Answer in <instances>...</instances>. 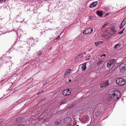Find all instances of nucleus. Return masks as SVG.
<instances>
[{
	"label": "nucleus",
	"instance_id": "obj_1",
	"mask_svg": "<svg viewBox=\"0 0 126 126\" xmlns=\"http://www.w3.org/2000/svg\"><path fill=\"white\" fill-rule=\"evenodd\" d=\"M120 94V93L119 91L114 90L110 93L108 96L107 100L108 101L112 100H116L119 98Z\"/></svg>",
	"mask_w": 126,
	"mask_h": 126
},
{
	"label": "nucleus",
	"instance_id": "obj_2",
	"mask_svg": "<svg viewBox=\"0 0 126 126\" xmlns=\"http://www.w3.org/2000/svg\"><path fill=\"white\" fill-rule=\"evenodd\" d=\"M116 82L117 84L119 86L123 85L125 83V80L122 78H119L117 79Z\"/></svg>",
	"mask_w": 126,
	"mask_h": 126
},
{
	"label": "nucleus",
	"instance_id": "obj_3",
	"mask_svg": "<svg viewBox=\"0 0 126 126\" xmlns=\"http://www.w3.org/2000/svg\"><path fill=\"white\" fill-rule=\"evenodd\" d=\"M116 61V60L113 59L107 63V66L108 68H110L111 66Z\"/></svg>",
	"mask_w": 126,
	"mask_h": 126
},
{
	"label": "nucleus",
	"instance_id": "obj_4",
	"mask_svg": "<svg viewBox=\"0 0 126 126\" xmlns=\"http://www.w3.org/2000/svg\"><path fill=\"white\" fill-rule=\"evenodd\" d=\"M120 68V71L121 72H123L126 71V64L123 63L121 64Z\"/></svg>",
	"mask_w": 126,
	"mask_h": 126
},
{
	"label": "nucleus",
	"instance_id": "obj_5",
	"mask_svg": "<svg viewBox=\"0 0 126 126\" xmlns=\"http://www.w3.org/2000/svg\"><path fill=\"white\" fill-rule=\"evenodd\" d=\"M71 93V91L69 89L65 90L63 92V94L64 96L69 95Z\"/></svg>",
	"mask_w": 126,
	"mask_h": 126
},
{
	"label": "nucleus",
	"instance_id": "obj_6",
	"mask_svg": "<svg viewBox=\"0 0 126 126\" xmlns=\"http://www.w3.org/2000/svg\"><path fill=\"white\" fill-rule=\"evenodd\" d=\"M109 82L108 80H107L104 81L102 84L100 85V87L102 88L103 87H105L108 86L109 84Z\"/></svg>",
	"mask_w": 126,
	"mask_h": 126
},
{
	"label": "nucleus",
	"instance_id": "obj_7",
	"mask_svg": "<svg viewBox=\"0 0 126 126\" xmlns=\"http://www.w3.org/2000/svg\"><path fill=\"white\" fill-rule=\"evenodd\" d=\"M97 1H95L91 3L89 6V7L92 8L95 7L97 4Z\"/></svg>",
	"mask_w": 126,
	"mask_h": 126
},
{
	"label": "nucleus",
	"instance_id": "obj_8",
	"mask_svg": "<svg viewBox=\"0 0 126 126\" xmlns=\"http://www.w3.org/2000/svg\"><path fill=\"white\" fill-rule=\"evenodd\" d=\"M126 21V19H125L122 22L121 24H120V26L119 27V28L121 29L126 24V23L125 22V21Z\"/></svg>",
	"mask_w": 126,
	"mask_h": 126
},
{
	"label": "nucleus",
	"instance_id": "obj_9",
	"mask_svg": "<svg viewBox=\"0 0 126 126\" xmlns=\"http://www.w3.org/2000/svg\"><path fill=\"white\" fill-rule=\"evenodd\" d=\"M86 29V32H87V34H89L91 33L93 31V29L91 28H89Z\"/></svg>",
	"mask_w": 126,
	"mask_h": 126
},
{
	"label": "nucleus",
	"instance_id": "obj_10",
	"mask_svg": "<svg viewBox=\"0 0 126 126\" xmlns=\"http://www.w3.org/2000/svg\"><path fill=\"white\" fill-rule=\"evenodd\" d=\"M71 71V69H69L67 70L65 72L64 75L65 76H68L69 75V74L70 73Z\"/></svg>",
	"mask_w": 126,
	"mask_h": 126
},
{
	"label": "nucleus",
	"instance_id": "obj_11",
	"mask_svg": "<svg viewBox=\"0 0 126 126\" xmlns=\"http://www.w3.org/2000/svg\"><path fill=\"white\" fill-rule=\"evenodd\" d=\"M86 63H85L81 65V69L83 70H84L86 68Z\"/></svg>",
	"mask_w": 126,
	"mask_h": 126
},
{
	"label": "nucleus",
	"instance_id": "obj_12",
	"mask_svg": "<svg viewBox=\"0 0 126 126\" xmlns=\"http://www.w3.org/2000/svg\"><path fill=\"white\" fill-rule=\"evenodd\" d=\"M68 100L67 98H65L63 99V102L60 103L61 105L65 103Z\"/></svg>",
	"mask_w": 126,
	"mask_h": 126
},
{
	"label": "nucleus",
	"instance_id": "obj_13",
	"mask_svg": "<svg viewBox=\"0 0 126 126\" xmlns=\"http://www.w3.org/2000/svg\"><path fill=\"white\" fill-rule=\"evenodd\" d=\"M120 46V45L119 44H117L113 48L114 49H119Z\"/></svg>",
	"mask_w": 126,
	"mask_h": 126
},
{
	"label": "nucleus",
	"instance_id": "obj_14",
	"mask_svg": "<svg viewBox=\"0 0 126 126\" xmlns=\"http://www.w3.org/2000/svg\"><path fill=\"white\" fill-rule=\"evenodd\" d=\"M61 123V121L60 120L56 121L55 122V124L56 125H58L60 124Z\"/></svg>",
	"mask_w": 126,
	"mask_h": 126
},
{
	"label": "nucleus",
	"instance_id": "obj_15",
	"mask_svg": "<svg viewBox=\"0 0 126 126\" xmlns=\"http://www.w3.org/2000/svg\"><path fill=\"white\" fill-rule=\"evenodd\" d=\"M70 120L71 119L69 117L66 118L65 119V121H66V122L67 123H69Z\"/></svg>",
	"mask_w": 126,
	"mask_h": 126
},
{
	"label": "nucleus",
	"instance_id": "obj_16",
	"mask_svg": "<svg viewBox=\"0 0 126 126\" xmlns=\"http://www.w3.org/2000/svg\"><path fill=\"white\" fill-rule=\"evenodd\" d=\"M97 14L98 15L101 16H102L103 15V12L101 11H97Z\"/></svg>",
	"mask_w": 126,
	"mask_h": 126
},
{
	"label": "nucleus",
	"instance_id": "obj_17",
	"mask_svg": "<svg viewBox=\"0 0 126 126\" xmlns=\"http://www.w3.org/2000/svg\"><path fill=\"white\" fill-rule=\"evenodd\" d=\"M91 56L90 55H87L85 57V59L86 60H90Z\"/></svg>",
	"mask_w": 126,
	"mask_h": 126
},
{
	"label": "nucleus",
	"instance_id": "obj_18",
	"mask_svg": "<svg viewBox=\"0 0 126 126\" xmlns=\"http://www.w3.org/2000/svg\"><path fill=\"white\" fill-rule=\"evenodd\" d=\"M110 30L111 32H112L113 33H114L115 32V31L114 29V28L113 27H111V28Z\"/></svg>",
	"mask_w": 126,
	"mask_h": 126
},
{
	"label": "nucleus",
	"instance_id": "obj_19",
	"mask_svg": "<svg viewBox=\"0 0 126 126\" xmlns=\"http://www.w3.org/2000/svg\"><path fill=\"white\" fill-rule=\"evenodd\" d=\"M81 55L79 54L76 56V58L78 60L81 58Z\"/></svg>",
	"mask_w": 126,
	"mask_h": 126
},
{
	"label": "nucleus",
	"instance_id": "obj_20",
	"mask_svg": "<svg viewBox=\"0 0 126 126\" xmlns=\"http://www.w3.org/2000/svg\"><path fill=\"white\" fill-rule=\"evenodd\" d=\"M102 42V41H99L95 42L94 44L96 46H97L100 44Z\"/></svg>",
	"mask_w": 126,
	"mask_h": 126
},
{
	"label": "nucleus",
	"instance_id": "obj_21",
	"mask_svg": "<svg viewBox=\"0 0 126 126\" xmlns=\"http://www.w3.org/2000/svg\"><path fill=\"white\" fill-rule=\"evenodd\" d=\"M124 30H125V28H123V29H122V31L120 32H119L118 33V34H122L123 33V31Z\"/></svg>",
	"mask_w": 126,
	"mask_h": 126
},
{
	"label": "nucleus",
	"instance_id": "obj_22",
	"mask_svg": "<svg viewBox=\"0 0 126 126\" xmlns=\"http://www.w3.org/2000/svg\"><path fill=\"white\" fill-rule=\"evenodd\" d=\"M42 51H39L38 52L37 55L38 56L41 55L42 54Z\"/></svg>",
	"mask_w": 126,
	"mask_h": 126
},
{
	"label": "nucleus",
	"instance_id": "obj_23",
	"mask_svg": "<svg viewBox=\"0 0 126 126\" xmlns=\"http://www.w3.org/2000/svg\"><path fill=\"white\" fill-rule=\"evenodd\" d=\"M107 24L108 23L105 24L101 27V29H103V28L105 27Z\"/></svg>",
	"mask_w": 126,
	"mask_h": 126
},
{
	"label": "nucleus",
	"instance_id": "obj_24",
	"mask_svg": "<svg viewBox=\"0 0 126 126\" xmlns=\"http://www.w3.org/2000/svg\"><path fill=\"white\" fill-rule=\"evenodd\" d=\"M102 61L100 60L97 63V64L98 65L100 64H102Z\"/></svg>",
	"mask_w": 126,
	"mask_h": 126
},
{
	"label": "nucleus",
	"instance_id": "obj_25",
	"mask_svg": "<svg viewBox=\"0 0 126 126\" xmlns=\"http://www.w3.org/2000/svg\"><path fill=\"white\" fill-rule=\"evenodd\" d=\"M86 32V29H85L84 31L83 32V34L84 35L87 34V32Z\"/></svg>",
	"mask_w": 126,
	"mask_h": 126
},
{
	"label": "nucleus",
	"instance_id": "obj_26",
	"mask_svg": "<svg viewBox=\"0 0 126 126\" xmlns=\"http://www.w3.org/2000/svg\"><path fill=\"white\" fill-rule=\"evenodd\" d=\"M104 9L106 10H108L109 9V8L108 7H104Z\"/></svg>",
	"mask_w": 126,
	"mask_h": 126
},
{
	"label": "nucleus",
	"instance_id": "obj_27",
	"mask_svg": "<svg viewBox=\"0 0 126 126\" xmlns=\"http://www.w3.org/2000/svg\"><path fill=\"white\" fill-rule=\"evenodd\" d=\"M42 92V91H40L39 92H38L37 93V95H38L39 94L41 93Z\"/></svg>",
	"mask_w": 126,
	"mask_h": 126
},
{
	"label": "nucleus",
	"instance_id": "obj_28",
	"mask_svg": "<svg viewBox=\"0 0 126 126\" xmlns=\"http://www.w3.org/2000/svg\"><path fill=\"white\" fill-rule=\"evenodd\" d=\"M3 121V119H0V123L2 122Z\"/></svg>",
	"mask_w": 126,
	"mask_h": 126
},
{
	"label": "nucleus",
	"instance_id": "obj_29",
	"mask_svg": "<svg viewBox=\"0 0 126 126\" xmlns=\"http://www.w3.org/2000/svg\"><path fill=\"white\" fill-rule=\"evenodd\" d=\"M6 0H0V2H1L2 1H5Z\"/></svg>",
	"mask_w": 126,
	"mask_h": 126
},
{
	"label": "nucleus",
	"instance_id": "obj_30",
	"mask_svg": "<svg viewBox=\"0 0 126 126\" xmlns=\"http://www.w3.org/2000/svg\"><path fill=\"white\" fill-rule=\"evenodd\" d=\"M102 56H103L104 57H105L106 56V54H104L102 55V56H101V57Z\"/></svg>",
	"mask_w": 126,
	"mask_h": 126
},
{
	"label": "nucleus",
	"instance_id": "obj_31",
	"mask_svg": "<svg viewBox=\"0 0 126 126\" xmlns=\"http://www.w3.org/2000/svg\"><path fill=\"white\" fill-rule=\"evenodd\" d=\"M17 126H23L22 124H19L17 125Z\"/></svg>",
	"mask_w": 126,
	"mask_h": 126
},
{
	"label": "nucleus",
	"instance_id": "obj_32",
	"mask_svg": "<svg viewBox=\"0 0 126 126\" xmlns=\"http://www.w3.org/2000/svg\"><path fill=\"white\" fill-rule=\"evenodd\" d=\"M60 36H58V37H57V38L56 39L57 40H58V39H59L60 38Z\"/></svg>",
	"mask_w": 126,
	"mask_h": 126
},
{
	"label": "nucleus",
	"instance_id": "obj_33",
	"mask_svg": "<svg viewBox=\"0 0 126 126\" xmlns=\"http://www.w3.org/2000/svg\"><path fill=\"white\" fill-rule=\"evenodd\" d=\"M71 79H69V82H70L71 81Z\"/></svg>",
	"mask_w": 126,
	"mask_h": 126
},
{
	"label": "nucleus",
	"instance_id": "obj_34",
	"mask_svg": "<svg viewBox=\"0 0 126 126\" xmlns=\"http://www.w3.org/2000/svg\"><path fill=\"white\" fill-rule=\"evenodd\" d=\"M37 124H36V125H35V126H37Z\"/></svg>",
	"mask_w": 126,
	"mask_h": 126
}]
</instances>
